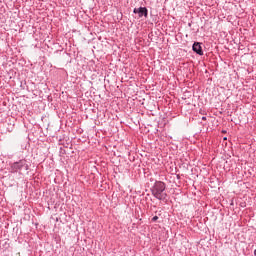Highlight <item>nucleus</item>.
Instances as JSON below:
<instances>
[{
	"label": "nucleus",
	"mask_w": 256,
	"mask_h": 256,
	"mask_svg": "<svg viewBox=\"0 0 256 256\" xmlns=\"http://www.w3.org/2000/svg\"><path fill=\"white\" fill-rule=\"evenodd\" d=\"M21 171H29V164H27L26 159L10 163L9 173H18L21 175Z\"/></svg>",
	"instance_id": "f03ea898"
},
{
	"label": "nucleus",
	"mask_w": 256,
	"mask_h": 256,
	"mask_svg": "<svg viewBox=\"0 0 256 256\" xmlns=\"http://www.w3.org/2000/svg\"><path fill=\"white\" fill-rule=\"evenodd\" d=\"M167 184L163 181H155L153 186L151 187L150 191L158 201H165L167 199Z\"/></svg>",
	"instance_id": "f257e3e1"
},
{
	"label": "nucleus",
	"mask_w": 256,
	"mask_h": 256,
	"mask_svg": "<svg viewBox=\"0 0 256 256\" xmlns=\"http://www.w3.org/2000/svg\"><path fill=\"white\" fill-rule=\"evenodd\" d=\"M133 13H135L139 17H147V15H149L147 7L134 8Z\"/></svg>",
	"instance_id": "7ed1b4c3"
},
{
	"label": "nucleus",
	"mask_w": 256,
	"mask_h": 256,
	"mask_svg": "<svg viewBox=\"0 0 256 256\" xmlns=\"http://www.w3.org/2000/svg\"><path fill=\"white\" fill-rule=\"evenodd\" d=\"M158 219H159V216H154V217L152 218V222L155 223V221H157Z\"/></svg>",
	"instance_id": "39448f33"
},
{
	"label": "nucleus",
	"mask_w": 256,
	"mask_h": 256,
	"mask_svg": "<svg viewBox=\"0 0 256 256\" xmlns=\"http://www.w3.org/2000/svg\"><path fill=\"white\" fill-rule=\"evenodd\" d=\"M192 49L194 53H197V55H203V48L201 47V43L195 42L192 46Z\"/></svg>",
	"instance_id": "20e7f679"
},
{
	"label": "nucleus",
	"mask_w": 256,
	"mask_h": 256,
	"mask_svg": "<svg viewBox=\"0 0 256 256\" xmlns=\"http://www.w3.org/2000/svg\"><path fill=\"white\" fill-rule=\"evenodd\" d=\"M254 255L256 256V249L254 250Z\"/></svg>",
	"instance_id": "0eeeda50"
},
{
	"label": "nucleus",
	"mask_w": 256,
	"mask_h": 256,
	"mask_svg": "<svg viewBox=\"0 0 256 256\" xmlns=\"http://www.w3.org/2000/svg\"><path fill=\"white\" fill-rule=\"evenodd\" d=\"M202 121H207V117L203 116Z\"/></svg>",
	"instance_id": "423d86ee"
}]
</instances>
